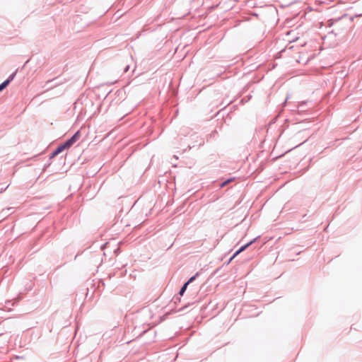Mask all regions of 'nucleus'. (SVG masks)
I'll list each match as a JSON object with an SVG mask.
<instances>
[{"instance_id":"1","label":"nucleus","mask_w":362,"mask_h":362,"mask_svg":"<svg viewBox=\"0 0 362 362\" xmlns=\"http://www.w3.org/2000/svg\"><path fill=\"white\" fill-rule=\"evenodd\" d=\"M81 136L80 132H76L74 135L70 138L69 140H67L65 143L63 144L59 145L55 151L52 153L51 158H53L56 156L57 155L62 153L65 149L69 148L77 140L79 139Z\"/></svg>"},{"instance_id":"2","label":"nucleus","mask_w":362,"mask_h":362,"mask_svg":"<svg viewBox=\"0 0 362 362\" xmlns=\"http://www.w3.org/2000/svg\"><path fill=\"white\" fill-rule=\"evenodd\" d=\"M14 76H15V74H12L11 76H9V78L6 81L3 82L0 85V91L4 90L9 84V83L13 79Z\"/></svg>"},{"instance_id":"3","label":"nucleus","mask_w":362,"mask_h":362,"mask_svg":"<svg viewBox=\"0 0 362 362\" xmlns=\"http://www.w3.org/2000/svg\"><path fill=\"white\" fill-rule=\"evenodd\" d=\"M195 277H196L195 276H194L191 277V278L189 279V281H188L187 282H186V283L183 285V286L181 288V289H180V293H179L180 296H182V295H183V293H184V292L185 291V290H186V288H187V287L188 284H189V283H191L192 281H193L195 279Z\"/></svg>"},{"instance_id":"4","label":"nucleus","mask_w":362,"mask_h":362,"mask_svg":"<svg viewBox=\"0 0 362 362\" xmlns=\"http://www.w3.org/2000/svg\"><path fill=\"white\" fill-rule=\"evenodd\" d=\"M250 243H247L245 245L243 246L242 247H240L234 255L233 256L230 258V261H231L233 258H235L239 253H240L241 252H243V250H245L250 245Z\"/></svg>"},{"instance_id":"5","label":"nucleus","mask_w":362,"mask_h":362,"mask_svg":"<svg viewBox=\"0 0 362 362\" xmlns=\"http://www.w3.org/2000/svg\"><path fill=\"white\" fill-rule=\"evenodd\" d=\"M232 181V179H229L225 182H223L221 185V187H224L225 185H226L227 184H228L229 182H230Z\"/></svg>"}]
</instances>
